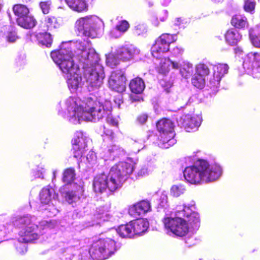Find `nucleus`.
Instances as JSON below:
<instances>
[{
    "label": "nucleus",
    "mask_w": 260,
    "mask_h": 260,
    "mask_svg": "<svg viewBox=\"0 0 260 260\" xmlns=\"http://www.w3.org/2000/svg\"><path fill=\"white\" fill-rule=\"evenodd\" d=\"M65 109L68 111L69 120L76 124L81 121H99L112 107L109 101H106L104 105L91 98L82 101L78 98L70 97L65 102Z\"/></svg>",
    "instance_id": "1"
},
{
    "label": "nucleus",
    "mask_w": 260,
    "mask_h": 260,
    "mask_svg": "<svg viewBox=\"0 0 260 260\" xmlns=\"http://www.w3.org/2000/svg\"><path fill=\"white\" fill-rule=\"evenodd\" d=\"M79 45L78 55L83 63L84 79L91 89H96L103 84L105 78L104 68L99 63V55L87 41H84Z\"/></svg>",
    "instance_id": "2"
},
{
    "label": "nucleus",
    "mask_w": 260,
    "mask_h": 260,
    "mask_svg": "<svg viewBox=\"0 0 260 260\" xmlns=\"http://www.w3.org/2000/svg\"><path fill=\"white\" fill-rule=\"evenodd\" d=\"M134 170L133 164L119 162L110 169L109 175H97L94 178L93 188L96 192L102 193L107 190L111 192L120 188Z\"/></svg>",
    "instance_id": "3"
},
{
    "label": "nucleus",
    "mask_w": 260,
    "mask_h": 260,
    "mask_svg": "<svg viewBox=\"0 0 260 260\" xmlns=\"http://www.w3.org/2000/svg\"><path fill=\"white\" fill-rule=\"evenodd\" d=\"M175 217H167L164 223L168 234H173L177 236L183 237L189 232L188 224L194 230L200 226L198 213L191 212L189 207L178 205L175 211Z\"/></svg>",
    "instance_id": "4"
},
{
    "label": "nucleus",
    "mask_w": 260,
    "mask_h": 260,
    "mask_svg": "<svg viewBox=\"0 0 260 260\" xmlns=\"http://www.w3.org/2000/svg\"><path fill=\"white\" fill-rule=\"evenodd\" d=\"M221 173L219 166L210 165L205 160H199L193 166L186 167L183 172L185 179L192 184L215 181L220 177Z\"/></svg>",
    "instance_id": "5"
},
{
    "label": "nucleus",
    "mask_w": 260,
    "mask_h": 260,
    "mask_svg": "<svg viewBox=\"0 0 260 260\" xmlns=\"http://www.w3.org/2000/svg\"><path fill=\"white\" fill-rule=\"evenodd\" d=\"M35 219L34 217L27 215L17 218L13 221L14 225L20 229L19 238L15 243L16 248L20 253L27 251L26 243L38 239L41 234L38 225L33 223Z\"/></svg>",
    "instance_id": "6"
},
{
    "label": "nucleus",
    "mask_w": 260,
    "mask_h": 260,
    "mask_svg": "<svg viewBox=\"0 0 260 260\" xmlns=\"http://www.w3.org/2000/svg\"><path fill=\"white\" fill-rule=\"evenodd\" d=\"M117 250L114 239L106 238L94 242L88 251L80 252L79 260H89L90 256L94 260L108 258Z\"/></svg>",
    "instance_id": "7"
},
{
    "label": "nucleus",
    "mask_w": 260,
    "mask_h": 260,
    "mask_svg": "<svg viewBox=\"0 0 260 260\" xmlns=\"http://www.w3.org/2000/svg\"><path fill=\"white\" fill-rule=\"evenodd\" d=\"M51 57L61 71L63 76L79 71V68L74 62V55L69 44H62L59 50L51 53Z\"/></svg>",
    "instance_id": "8"
},
{
    "label": "nucleus",
    "mask_w": 260,
    "mask_h": 260,
    "mask_svg": "<svg viewBox=\"0 0 260 260\" xmlns=\"http://www.w3.org/2000/svg\"><path fill=\"white\" fill-rule=\"evenodd\" d=\"M103 25L102 21L95 16H87L78 19L75 28L78 36L95 38Z\"/></svg>",
    "instance_id": "9"
},
{
    "label": "nucleus",
    "mask_w": 260,
    "mask_h": 260,
    "mask_svg": "<svg viewBox=\"0 0 260 260\" xmlns=\"http://www.w3.org/2000/svg\"><path fill=\"white\" fill-rule=\"evenodd\" d=\"M139 53V50L134 46L126 45L119 48L114 56L112 54L106 55L107 64L113 68L118 64L117 59L123 61H129Z\"/></svg>",
    "instance_id": "10"
},
{
    "label": "nucleus",
    "mask_w": 260,
    "mask_h": 260,
    "mask_svg": "<svg viewBox=\"0 0 260 260\" xmlns=\"http://www.w3.org/2000/svg\"><path fill=\"white\" fill-rule=\"evenodd\" d=\"M156 127L160 133V141L165 148H169L176 143V140L174 139V125L171 120L162 119L158 121Z\"/></svg>",
    "instance_id": "11"
},
{
    "label": "nucleus",
    "mask_w": 260,
    "mask_h": 260,
    "mask_svg": "<svg viewBox=\"0 0 260 260\" xmlns=\"http://www.w3.org/2000/svg\"><path fill=\"white\" fill-rule=\"evenodd\" d=\"M177 40L176 35L164 34L155 41L151 47V54L156 58H160L161 55L169 50L170 44Z\"/></svg>",
    "instance_id": "12"
},
{
    "label": "nucleus",
    "mask_w": 260,
    "mask_h": 260,
    "mask_svg": "<svg viewBox=\"0 0 260 260\" xmlns=\"http://www.w3.org/2000/svg\"><path fill=\"white\" fill-rule=\"evenodd\" d=\"M243 66L248 74L253 78H260V56L259 53L250 52L244 58Z\"/></svg>",
    "instance_id": "13"
},
{
    "label": "nucleus",
    "mask_w": 260,
    "mask_h": 260,
    "mask_svg": "<svg viewBox=\"0 0 260 260\" xmlns=\"http://www.w3.org/2000/svg\"><path fill=\"white\" fill-rule=\"evenodd\" d=\"M202 118L199 115H185L180 117L177 120L179 125L183 127L186 132L196 131L201 123Z\"/></svg>",
    "instance_id": "14"
},
{
    "label": "nucleus",
    "mask_w": 260,
    "mask_h": 260,
    "mask_svg": "<svg viewBox=\"0 0 260 260\" xmlns=\"http://www.w3.org/2000/svg\"><path fill=\"white\" fill-rule=\"evenodd\" d=\"M126 78L120 71L112 72L108 80L109 87L118 92H122L125 89Z\"/></svg>",
    "instance_id": "15"
},
{
    "label": "nucleus",
    "mask_w": 260,
    "mask_h": 260,
    "mask_svg": "<svg viewBox=\"0 0 260 260\" xmlns=\"http://www.w3.org/2000/svg\"><path fill=\"white\" fill-rule=\"evenodd\" d=\"M87 138L84 136L83 132H77L72 140L73 149L74 151V156H82L85 148L87 147Z\"/></svg>",
    "instance_id": "16"
},
{
    "label": "nucleus",
    "mask_w": 260,
    "mask_h": 260,
    "mask_svg": "<svg viewBox=\"0 0 260 260\" xmlns=\"http://www.w3.org/2000/svg\"><path fill=\"white\" fill-rule=\"evenodd\" d=\"M229 69V66L226 63H218L213 66V78L210 79L209 81L212 87H218L221 78L228 73Z\"/></svg>",
    "instance_id": "17"
},
{
    "label": "nucleus",
    "mask_w": 260,
    "mask_h": 260,
    "mask_svg": "<svg viewBox=\"0 0 260 260\" xmlns=\"http://www.w3.org/2000/svg\"><path fill=\"white\" fill-rule=\"evenodd\" d=\"M67 79L68 87L72 92L75 91L83 84L82 78L80 69L78 72L64 76Z\"/></svg>",
    "instance_id": "18"
},
{
    "label": "nucleus",
    "mask_w": 260,
    "mask_h": 260,
    "mask_svg": "<svg viewBox=\"0 0 260 260\" xmlns=\"http://www.w3.org/2000/svg\"><path fill=\"white\" fill-rule=\"evenodd\" d=\"M57 198V194L50 186L44 187L40 192V199L42 204H49L51 202L56 203Z\"/></svg>",
    "instance_id": "19"
},
{
    "label": "nucleus",
    "mask_w": 260,
    "mask_h": 260,
    "mask_svg": "<svg viewBox=\"0 0 260 260\" xmlns=\"http://www.w3.org/2000/svg\"><path fill=\"white\" fill-rule=\"evenodd\" d=\"M151 206L149 202L142 201L131 207L129 213L132 215H141L150 210Z\"/></svg>",
    "instance_id": "20"
},
{
    "label": "nucleus",
    "mask_w": 260,
    "mask_h": 260,
    "mask_svg": "<svg viewBox=\"0 0 260 260\" xmlns=\"http://www.w3.org/2000/svg\"><path fill=\"white\" fill-rule=\"evenodd\" d=\"M171 68L174 69H179V63L176 61H172L169 58L160 59L158 67V71L159 73L166 74L170 71Z\"/></svg>",
    "instance_id": "21"
},
{
    "label": "nucleus",
    "mask_w": 260,
    "mask_h": 260,
    "mask_svg": "<svg viewBox=\"0 0 260 260\" xmlns=\"http://www.w3.org/2000/svg\"><path fill=\"white\" fill-rule=\"evenodd\" d=\"M132 221L129 223L120 225L117 229L111 230V233L118 234L122 238H132L135 235Z\"/></svg>",
    "instance_id": "22"
},
{
    "label": "nucleus",
    "mask_w": 260,
    "mask_h": 260,
    "mask_svg": "<svg viewBox=\"0 0 260 260\" xmlns=\"http://www.w3.org/2000/svg\"><path fill=\"white\" fill-rule=\"evenodd\" d=\"M134 234L140 235L144 233L149 227V222L147 219L140 218L132 221Z\"/></svg>",
    "instance_id": "23"
},
{
    "label": "nucleus",
    "mask_w": 260,
    "mask_h": 260,
    "mask_svg": "<svg viewBox=\"0 0 260 260\" xmlns=\"http://www.w3.org/2000/svg\"><path fill=\"white\" fill-rule=\"evenodd\" d=\"M68 6L73 10L82 12L88 10L86 0H65Z\"/></svg>",
    "instance_id": "24"
},
{
    "label": "nucleus",
    "mask_w": 260,
    "mask_h": 260,
    "mask_svg": "<svg viewBox=\"0 0 260 260\" xmlns=\"http://www.w3.org/2000/svg\"><path fill=\"white\" fill-rule=\"evenodd\" d=\"M78 253V248L75 246H70L61 249L58 255L62 260H72Z\"/></svg>",
    "instance_id": "25"
},
{
    "label": "nucleus",
    "mask_w": 260,
    "mask_h": 260,
    "mask_svg": "<svg viewBox=\"0 0 260 260\" xmlns=\"http://www.w3.org/2000/svg\"><path fill=\"white\" fill-rule=\"evenodd\" d=\"M16 21L19 26L26 29L34 27L37 23L36 19L29 14L24 17L17 18Z\"/></svg>",
    "instance_id": "26"
},
{
    "label": "nucleus",
    "mask_w": 260,
    "mask_h": 260,
    "mask_svg": "<svg viewBox=\"0 0 260 260\" xmlns=\"http://www.w3.org/2000/svg\"><path fill=\"white\" fill-rule=\"evenodd\" d=\"M129 86L132 92L136 94L142 93L145 88L144 81L139 77L132 79Z\"/></svg>",
    "instance_id": "27"
},
{
    "label": "nucleus",
    "mask_w": 260,
    "mask_h": 260,
    "mask_svg": "<svg viewBox=\"0 0 260 260\" xmlns=\"http://www.w3.org/2000/svg\"><path fill=\"white\" fill-rule=\"evenodd\" d=\"M225 40L231 45H234L238 43L241 39V36L235 28L228 30L225 35Z\"/></svg>",
    "instance_id": "28"
},
{
    "label": "nucleus",
    "mask_w": 260,
    "mask_h": 260,
    "mask_svg": "<svg viewBox=\"0 0 260 260\" xmlns=\"http://www.w3.org/2000/svg\"><path fill=\"white\" fill-rule=\"evenodd\" d=\"M83 190L80 186L77 190L67 191L62 193V196L64 197L66 200L70 204L78 201L80 196L82 195Z\"/></svg>",
    "instance_id": "29"
},
{
    "label": "nucleus",
    "mask_w": 260,
    "mask_h": 260,
    "mask_svg": "<svg viewBox=\"0 0 260 260\" xmlns=\"http://www.w3.org/2000/svg\"><path fill=\"white\" fill-rule=\"evenodd\" d=\"M180 70V73L182 77L187 78L191 76L193 73V69L192 64L187 61H182L178 62Z\"/></svg>",
    "instance_id": "30"
},
{
    "label": "nucleus",
    "mask_w": 260,
    "mask_h": 260,
    "mask_svg": "<svg viewBox=\"0 0 260 260\" xmlns=\"http://www.w3.org/2000/svg\"><path fill=\"white\" fill-rule=\"evenodd\" d=\"M39 43L46 47H50L52 43V38L50 34L48 32H40L36 35Z\"/></svg>",
    "instance_id": "31"
},
{
    "label": "nucleus",
    "mask_w": 260,
    "mask_h": 260,
    "mask_svg": "<svg viewBox=\"0 0 260 260\" xmlns=\"http://www.w3.org/2000/svg\"><path fill=\"white\" fill-rule=\"evenodd\" d=\"M249 37L252 44L256 47L260 48V28L256 27L249 30Z\"/></svg>",
    "instance_id": "32"
},
{
    "label": "nucleus",
    "mask_w": 260,
    "mask_h": 260,
    "mask_svg": "<svg viewBox=\"0 0 260 260\" xmlns=\"http://www.w3.org/2000/svg\"><path fill=\"white\" fill-rule=\"evenodd\" d=\"M231 23L235 27L238 28H244L248 24L246 17L241 15L234 16L232 18Z\"/></svg>",
    "instance_id": "33"
},
{
    "label": "nucleus",
    "mask_w": 260,
    "mask_h": 260,
    "mask_svg": "<svg viewBox=\"0 0 260 260\" xmlns=\"http://www.w3.org/2000/svg\"><path fill=\"white\" fill-rule=\"evenodd\" d=\"M108 152L109 153L107 157L114 159L115 157L123 155L125 153L124 150L119 146L113 145L109 147Z\"/></svg>",
    "instance_id": "34"
},
{
    "label": "nucleus",
    "mask_w": 260,
    "mask_h": 260,
    "mask_svg": "<svg viewBox=\"0 0 260 260\" xmlns=\"http://www.w3.org/2000/svg\"><path fill=\"white\" fill-rule=\"evenodd\" d=\"M13 10L15 15L17 17V18L24 17L29 14L28 8L23 5H15L14 6Z\"/></svg>",
    "instance_id": "35"
},
{
    "label": "nucleus",
    "mask_w": 260,
    "mask_h": 260,
    "mask_svg": "<svg viewBox=\"0 0 260 260\" xmlns=\"http://www.w3.org/2000/svg\"><path fill=\"white\" fill-rule=\"evenodd\" d=\"M75 170L73 168L66 169L63 174V181L67 183H71L75 179Z\"/></svg>",
    "instance_id": "36"
},
{
    "label": "nucleus",
    "mask_w": 260,
    "mask_h": 260,
    "mask_svg": "<svg viewBox=\"0 0 260 260\" xmlns=\"http://www.w3.org/2000/svg\"><path fill=\"white\" fill-rule=\"evenodd\" d=\"M129 25L127 21L126 20H122L120 21L116 26L115 31H119V34L116 36H114V31L112 32L113 36L115 38H118L121 36V33L125 32L129 28Z\"/></svg>",
    "instance_id": "37"
},
{
    "label": "nucleus",
    "mask_w": 260,
    "mask_h": 260,
    "mask_svg": "<svg viewBox=\"0 0 260 260\" xmlns=\"http://www.w3.org/2000/svg\"><path fill=\"white\" fill-rule=\"evenodd\" d=\"M206 80V78L196 73L192 78V84L198 88H202L205 84Z\"/></svg>",
    "instance_id": "38"
},
{
    "label": "nucleus",
    "mask_w": 260,
    "mask_h": 260,
    "mask_svg": "<svg viewBox=\"0 0 260 260\" xmlns=\"http://www.w3.org/2000/svg\"><path fill=\"white\" fill-rule=\"evenodd\" d=\"M196 73L200 76L207 78V76L210 73V70L207 65L204 63H200L196 66Z\"/></svg>",
    "instance_id": "39"
},
{
    "label": "nucleus",
    "mask_w": 260,
    "mask_h": 260,
    "mask_svg": "<svg viewBox=\"0 0 260 260\" xmlns=\"http://www.w3.org/2000/svg\"><path fill=\"white\" fill-rule=\"evenodd\" d=\"M45 22L48 29L50 30L58 28L59 26V23L58 22L56 18L53 16L46 17Z\"/></svg>",
    "instance_id": "40"
},
{
    "label": "nucleus",
    "mask_w": 260,
    "mask_h": 260,
    "mask_svg": "<svg viewBox=\"0 0 260 260\" xmlns=\"http://www.w3.org/2000/svg\"><path fill=\"white\" fill-rule=\"evenodd\" d=\"M186 189L184 185L179 184L172 186L171 188V194L174 197H178L183 194Z\"/></svg>",
    "instance_id": "41"
},
{
    "label": "nucleus",
    "mask_w": 260,
    "mask_h": 260,
    "mask_svg": "<svg viewBox=\"0 0 260 260\" xmlns=\"http://www.w3.org/2000/svg\"><path fill=\"white\" fill-rule=\"evenodd\" d=\"M57 202L56 201V203L55 202H51L49 204H46L48 206L45 209L50 213L49 216H55L58 213V210L55 207Z\"/></svg>",
    "instance_id": "42"
},
{
    "label": "nucleus",
    "mask_w": 260,
    "mask_h": 260,
    "mask_svg": "<svg viewBox=\"0 0 260 260\" xmlns=\"http://www.w3.org/2000/svg\"><path fill=\"white\" fill-rule=\"evenodd\" d=\"M255 2L254 0H246L244 8L245 11L252 13L254 11Z\"/></svg>",
    "instance_id": "43"
},
{
    "label": "nucleus",
    "mask_w": 260,
    "mask_h": 260,
    "mask_svg": "<svg viewBox=\"0 0 260 260\" xmlns=\"http://www.w3.org/2000/svg\"><path fill=\"white\" fill-rule=\"evenodd\" d=\"M108 215L107 212L104 210L103 208L98 209L95 215L98 219L103 221L108 220Z\"/></svg>",
    "instance_id": "44"
},
{
    "label": "nucleus",
    "mask_w": 260,
    "mask_h": 260,
    "mask_svg": "<svg viewBox=\"0 0 260 260\" xmlns=\"http://www.w3.org/2000/svg\"><path fill=\"white\" fill-rule=\"evenodd\" d=\"M144 147L143 142L142 140L139 141H135L132 144V151L135 153H137L143 149Z\"/></svg>",
    "instance_id": "45"
},
{
    "label": "nucleus",
    "mask_w": 260,
    "mask_h": 260,
    "mask_svg": "<svg viewBox=\"0 0 260 260\" xmlns=\"http://www.w3.org/2000/svg\"><path fill=\"white\" fill-rule=\"evenodd\" d=\"M18 39L16 32L14 30L8 31L6 35V40L9 43H14Z\"/></svg>",
    "instance_id": "46"
},
{
    "label": "nucleus",
    "mask_w": 260,
    "mask_h": 260,
    "mask_svg": "<svg viewBox=\"0 0 260 260\" xmlns=\"http://www.w3.org/2000/svg\"><path fill=\"white\" fill-rule=\"evenodd\" d=\"M159 206L162 208H166L168 206V196L166 193L163 192L161 193L159 198Z\"/></svg>",
    "instance_id": "47"
},
{
    "label": "nucleus",
    "mask_w": 260,
    "mask_h": 260,
    "mask_svg": "<svg viewBox=\"0 0 260 260\" xmlns=\"http://www.w3.org/2000/svg\"><path fill=\"white\" fill-rule=\"evenodd\" d=\"M51 4L50 1L40 3V8L44 14H48L49 13Z\"/></svg>",
    "instance_id": "48"
},
{
    "label": "nucleus",
    "mask_w": 260,
    "mask_h": 260,
    "mask_svg": "<svg viewBox=\"0 0 260 260\" xmlns=\"http://www.w3.org/2000/svg\"><path fill=\"white\" fill-rule=\"evenodd\" d=\"M136 34L138 35H143L147 32V28L145 25L139 24L136 26Z\"/></svg>",
    "instance_id": "49"
},
{
    "label": "nucleus",
    "mask_w": 260,
    "mask_h": 260,
    "mask_svg": "<svg viewBox=\"0 0 260 260\" xmlns=\"http://www.w3.org/2000/svg\"><path fill=\"white\" fill-rule=\"evenodd\" d=\"M171 52L173 56L175 57H179L182 54L183 50L181 48L176 47L171 51Z\"/></svg>",
    "instance_id": "50"
},
{
    "label": "nucleus",
    "mask_w": 260,
    "mask_h": 260,
    "mask_svg": "<svg viewBox=\"0 0 260 260\" xmlns=\"http://www.w3.org/2000/svg\"><path fill=\"white\" fill-rule=\"evenodd\" d=\"M86 159L89 164H94L96 161V156L93 152H89L86 156Z\"/></svg>",
    "instance_id": "51"
},
{
    "label": "nucleus",
    "mask_w": 260,
    "mask_h": 260,
    "mask_svg": "<svg viewBox=\"0 0 260 260\" xmlns=\"http://www.w3.org/2000/svg\"><path fill=\"white\" fill-rule=\"evenodd\" d=\"M150 171L151 170L149 169L147 166H145L141 168L138 172V174L139 176H145L148 175Z\"/></svg>",
    "instance_id": "52"
},
{
    "label": "nucleus",
    "mask_w": 260,
    "mask_h": 260,
    "mask_svg": "<svg viewBox=\"0 0 260 260\" xmlns=\"http://www.w3.org/2000/svg\"><path fill=\"white\" fill-rule=\"evenodd\" d=\"M148 115L145 114H142L139 115L137 118V121L141 124H144L147 120Z\"/></svg>",
    "instance_id": "53"
},
{
    "label": "nucleus",
    "mask_w": 260,
    "mask_h": 260,
    "mask_svg": "<svg viewBox=\"0 0 260 260\" xmlns=\"http://www.w3.org/2000/svg\"><path fill=\"white\" fill-rule=\"evenodd\" d=\"M194 239L192 237L189 238L185 241V243L188 247H190L194 244Z\"/></svg>",
    "instance_id": "54"
},
{
    "label": "nucleus",
    "mask_w": 260,
    "mask_h": 260,
    "mask_svg": "<svg viewBox=\"0 0 260 260\" xmlns=\"http://www.w3.org/2000/svg\"><path fill=\"white\" fill-rule=\"evenodd\" d=\"M152 24L155 26H158L159 25V22L157 17L155 16H152L151 19Z\"/></svg>",
    "instance_id": "55"
},
{
    "label": "nucleus",
    "mask_w": 260,
    "mask_h": 260,
    "mask_svg": "<svg viewBox=\"0 0 260 260\" xmlns=\"http://www.w3.org/2000/svg\"><path fill=\"white\" fill-rule=\"evenodd\" d=\"M162 16L159 17L161 21H164L166 20L168 17V12L166 10H164L161 12Z\"/></svg>",
    "instance_id": "56"
},
{
    "label": "nucleus",
    "mask_w": 260,
    "mask_h": 260,
    "mask_svg": "<svg viewBox=\"0 0 260 260\" xmlns=\"http://www.w3.org/2000/svg\"><path fill=\"white\" fill-rule=\"evenodd\" d=\"M104 133L107 136H110L111 137V138H114V136H113L114 134L112 130H110L108 128H106V127H104Z\"/></svg>",
    "instance_id": "57"
},
{
    "label": "nucleus",
    "mask_w": 260,
    "mask_h": 260,
    "mask_svg": "<svg viewBox=\"0 0 260 260\" xmlns=\"http://www.w3.org/2000/svg\"><path fill=\"white\" fill-rule=\"evenodd\" d=\"M44 226L45 228H50L51 225L47 221H43L41 223L40 226Z\"/></svg>",
    "instance_id": "58"
},
{
    "label": "nucleus",
    "mask_w": 260,
    "mask_h": 260,
    "mask_svg": "<svg viewBox=\"0 0 260 260\" xmlns=\"http://www.w3.org/2000/svg\"><path fill=\"white\" fill-rule=\"evenodd\" d=\"M234 51H235V54H238V55H240V54H242V53L243 52L242 49L239 47L235 48L234 49Z\"/></svg>",
    "instance_id": "59"
},
{
    "label": "nucleus",
    "mask_w": 260,
    "mask_h": 260,
    "mask_svg": "<svg viewBox=\"0 0 260 260\" xmlns=\"http://www.w3.org/2000/svg\"><path fill=\"white\" fill-rule=\"evenodd\" d=\"M36 178H43V172H40V171L37 172L35 175Z\"/></svg>",
    "instance_id": "60"
},
{
    "label": "nucleus",
    "mask_w": 260,
    "mask_h": 260,
    "mask_svg": "<svg viewBox=\"0 0 260 260\" xmlns=\"http://www.w3.org/2000/svg\"><path fill=\"white\" fill-rule=\"evenodd\" d=\"M181 20L179 18H176L174 24L176 26H179L181 23Z\"/></svg>",
    "instance_id": "61"
},
{
    "label": "nucleus",
    "mask_w": 260,
    "mask_h": 260,
    "mask_svg": "<svg viewBox=\"0 0 260 260\" xmlns=\"http://www.w3.org/2000/svg\"><path fill=\"white\" fill-rule=\"evenodd\" d=\"M110 123L112 124L113 126H117L118 125V122L115 121L114 119H111L110 120Z\"/></svg>",
    "instance_id": "62"
},
{
    "label": "nucleus",
    "mask_w": 260,
    "mask_h": 260,
    "mask_svg": "<svg viewBox=\"0 0 260 260\" xmlns=\"http://www.w3.org/2000/svg\"><path fill=\"white\" fill-rule=\"evenodd\" d=\"M16 63H17L18 65H20V66H21V65L25 63V61L24 60V58H23L21 61H17Z\"/></svg>",
    "instance_id": "63"
},
{
    "label": "nucleus",
    "mask_w": 260,
    "mask_h": 260,
    "mask_svg": "<svg viewBox=\"0 0 260 260\" xmlns=\"http://www.w3.org/2000/svg\"><path fill=\"white\" fill-rule=\"evenodd\" d=\"M57 173V170H54L53 172V178H52V181H53V180L55 179V177H56V173Z\"/></svg>",
    "instance_id": "64"
}]
</instances>
